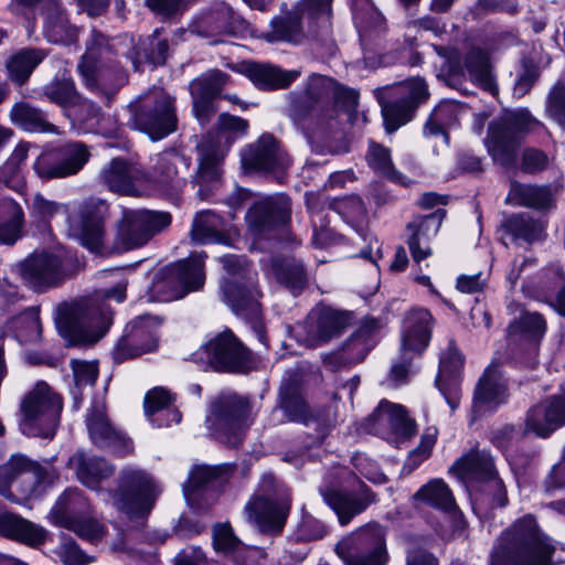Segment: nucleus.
Segmentation results:
<instances>
[{
  "label": "nucleus",
  "instance_id": "obj_24",
  "mask_svg": "<svg viewBox=\"0 0 565 565\" xmlns=\"http://www.w3.org/2000/svg\"><path fill=\"white\" fill-rule=\"evenodd\" d=\"M565 423V394L533 406L525 418V431L547 437Z\"/></svg>",
  "mask_w": 565,
  "mask_h": 565
},
{
  "label": "nucleus",
  "instance_id": "obj_55",
  "mask_svg": "<svg viewBox=\"0 0 565 565\" xmlns=\"http://www.w3.org/2000/svg\"><path fill=\"white\" fill-rule=\"evenodd\" d=\"M44 95L49 100L67 110L78 100L75 84L70 78L54 79L44 87Z\"/></svg>",
  "mask_w": 565,
  "mask_h": 565
},
{
  "label": "nucleus",
  "instance_id": "obj_3",
  "mask_svg": "<svg viewBox=\"0 0 565 565\" xmlns=\"http://www.w3.org/2000/svg\"><path fill=\"white\" fill-rule=\"evenodd\" d=\"M33 210L47 218L60 212L67 214L68 235L92 252H98L105 239V218L107 203L98 198H88L73 204L71 209L44 199L41 194L33 198Z\"/></svg>",
  "mask_w": 565,
  "mask_h": 565
},
{
  "label": "nucleus",
  "instance_id": "obj_6",
  "mask_svg": "<svg viewBox=\"0 0 565 565\" xmlns=\"http://www.w3.org/2000/svg\"><path fill=\"white\" fill-rule=\"evenodd\" d=\"M161 487L146 470L126 467L120 470L117 488L108 492L111 504L130 518L145 516L151 512Z\"/></svg>",
  "mask_w": 565,
  "mask_h": 565
},
{
  "label": "nucleus",
  "instance_id": "obj_54",
  "mask_svg": "<svg viewBox=\"0 0 565 565\" xmlns=\"http://www.w3.org/2000/svg\"><path fill=\"white\" fill-rule=\"evenodd\" d=\"M268 41L298 42L302 38L300 19L296 14L277 18L271 22V30L266 35Z\"/></svg>",
  "mask_w": 565,
  "mask_h": 565
},
{
  "label": "nucleus",
  "instance_id": "obj_22",
  "mask_svg": "<svg viewBox=\"0 0 565 565\" xmlns=\"http://www.w3.org/2000/svg\"><path fill=\"white\" fill-rule=\"evenodd\" d=\"M508 383L500 364L493 360L479 379L473 397V411L483 414L493 411L508 401Z\"/></svg>",
  "mask_w": 565,
  "mask_h": 565
},
{
  "label": "nucleus",
  "instance_id": "obj_41",
  "mask_svg": "<svg viewBox=\"0 0 565 565\" xmlns=\"http://www.w3.org/2000/svg\"><path fill=\"white\" fill-rule=\"evenodd\" d=\"M86 505L85 499L77 490L65 491L53 505L50 518L60 526L68 529L77 520L76 514Z\"/></svg>",
  "mask_w": 565,
  "mask_h": 565
},
{
  "label": "nucleus",
  "instance_id": "obj_50",
  "mask_svg": "<svg viewBox=\"0 0 565 565\" xmlns=\"http://www.w3.org/2000/svg\"><path fill=\"white\" fill-rule=\"evenodd\" d=\"M43 57L44 55L40 50H22L18 52L7 63L10 78L17 83L25 82Z\"/></svg>",
  "mask_w": 565,
  "mask_h": 565
},
{
  "label": "nucleus",
  "instance_id": "obj_8",
  "mask_svg": "<svg viewBox=\"0 0 565 565\" xmlns=\"http://www.w3.org/2000/svg\"><path fill=\"white\" fill-rule=\"evenodd\" d=\"M62 401L45 382H38L21 405L20 429L28 436L52 437L58 425Z\"/></svg>",
  "mask_w": 565,
  "mask_h": 565
},
{
  "label": "nucleus",
  "instance_id": "obj_45",
  "mask_svg": "<svg viewBox=\"0 0 565 565\" xmlns=\"http://www.w3.org/2000/svg\"><path fill=\"white\" fill-rule=\"evenodd\" d=\"M0 243L13 244L20 236L23 212L18 203L11 199H0Z\"/></svg>",
  "mask_w": 565,
  "mask_h": 565
},
{
  "label": "nucleus",
  "instance_id": "obj_62",
  "mask_svg": "<svg viewBox=\"0 0 565 565\" xmlns=\"http://www.w3.org/2000/svg\"><path fill=\"white\" fill-rule=\"evenodd\" d=\"M58 556L64 565H87L93 558L86 555L71 539H65L58 547Z\"/></svg>",
  "mask_w": 565,
  "mask_h": 565
},
{
  "label": "nucleus",
  "instance_id": "obj_61",
  "mask_svg": "<svg viewBox=\"0 0 565 565\" xmlns=\"http://www.w3.org/2000/svg\"><path fill=\"white\" fill-rule=\"evenodd\" d=\"M67 116L92 129L99 122L100 108L94 103L78 97V100L67 110Z\"/></svg>",
  "mask_w": 565,
  "mask_h": 565
},
{
  "label": "nucleus",
  "instance_id": "obj_42",
  "mask_svg": "<svg viewBox=\"0 0 565 565\" xmlns=\"http://www.w3.org/2000/svg\"><path fill=\"white\" fill-rule=\"evenodd\" d=\"M0 529L4 535L28 544L43 542L45 534L43 529L15 514H3L0 518Z\"/></svg>",
  "mask_w": 565,
  "mask_h": 565
},
{
  "label": "nucleus",
  "instance_id": "obj_25",
  "mask_svg": "<svg viewBox=\"0 0 565 565\" xmlns=\"http://www.w3.org/2000/svg\"><path fill=\"white\" fill-rule=\"evenodd\" d=\"M228 76L220 71L209 72L190 83L193 113L200 122L207 121L215 113L213 98L227 83Z\"/></svg>",
  "mask_w": 565,
  "mask_h": 565
},
{
  "label": "nucleus",
  "instance_id": "obj_14",
  "mask_svg": "<svg viewBox=\"0 0 565 565\" xmlns=\"http://www.w3.org/2000/svg\"><path fill=\"white\" fill-rule=\"evenodd\" d=\"M204 279L203 256L193 255L189 259L167 268L162 277L156 279L153 288L160 295L161 300L170 301L200 289Z\"/></svg>",
  "mask_w": 565,
  "mask_h": 565
},
{
  "label": "nucleus",
  "instance_id": "obj_21",
  "mask_svg": "<svg viewBox=\"0 0 565 565\" xmlns=\"http://www.w3.org/2000/svg\"><path fill=\"white\" fill-rule=\"evenodd\" d=\"M350 324V315L322 307L313 309L305 326L306 335L302 341L307 347L315 348L339 337Z\"/></svg>",
  "mask_w": 565,
  "mask_h": 565
},
{
  "label": "nucleus",
  "instance_id": "obj_46",
  "mask_svg": "<svg viewBox=\"0 0 565 565\" xmlns=\"http://www.w3.org/2000/svg\"><path fill=\"white\" fill-rule=\"evenodd\" d=\"M41 322L35 308H30L6 324V332H10L20 343L35 342L41 337Z\"/></svg>",
  "mask_w": 565,
  "mask_h": 565
},
{
  "label": "nucleus",
  "instance_id": "obj_57",
  "mask_svg": "<svg viewBox=\"0 0 565 565\" xmlns=\"http://www.w3.org/2000/svg\"><path fill=\"white\" fill-rule=\"evenodd\" d=\"M447 198L426 193V236H436L446 217Z\"/></svg>",
  "mask_w": 565,
  "mask_h": 565
},
{
  "label": "nucleus",
  "instance_id": "obj_1",
  "mask_svg": "<svg viewBox=\"0 0 565 565\" xmlns=\"http://www.w3.org/2000/svg\"><path fill=\"white\" fill-rule=\"evenodd\" d=\"M334 89L335 83L327 76L315 74L309 77L307 83L306 100L317 104V106H312L309 114L303 117L301 127L312 151L318 154H338L347 151V146L341 139L342 132L337 108L319 105L328 99Z\"/></svg>",
  "mask_w": 565,
  "mask_h": 565
},
{
  "label": "nucleus",
  "instance_id": "obj_38",
  "mask_svg": "<svg viewBox=\"0 0 565 565\" xmlns=\"http://www.w3.org/2000/svg\"><path fill=\"white\" fill-rule=\"evenodd\" d=\"M455 107L451 104H440L430 116V124L426 125V145L433 147L436 154L448 148L446 127L454 121Z\"/></svg>",
  "mask_w": 565,
  "mask_h": 565
},
{
  "label": "nucleus",
  "instance_id": "obj_9",
  "mask_svg": "<svg viewBox=\"0 0 565 565\" xmlns=\"http://www.w3.org/2000/svg\"><path fill=\"white\" fill-rule=\"evenodd\" d=\"M537 126L539 121L525 109L504 114L489 125L486 139L488 152L501 166L512 164L521 137Z\"/></svg>",
  "mask_w": 565,
  "mask_h": 565
},
{
  "label": "nucleus",
  "instance_id": "obj_53",
  "mask_svg": "<svg viewBox=\"0 0 565 565\" xmlns=\"http://www.w3.org/2000/svg\"><path fill=\"white\" fill-rule=\"evenodd\" d=\"M369 166L377 173L395 182L407 184L405 178L394 170L390 150L381 145L371 143L366 154Z\"/></svg>",
  "mask_w": 565,
  "mask_h": 565
},
{
  "label": "nucleus",
  "instance_id": "obj_37",
  "mask_svg": "<svg viewBox=\"0 0 565 565\" xmlns=\"http://www.w3.org/2000/svg\"><path fill=\"white\" fill-rule=\"evenodd\" d=\"M70 463L75 469L78 480L92 489H95L102 480L109 478L114 472V467L104 459L86 456L83 452L75 454Z\"/></svg>",
  "mask_w": 565,
  "mask_h": 565
},
{
  "label": "nucleus",
  "instance_id": "obj_12",
  "mask_svg": "<svg viewBox=\"0 0 565 565\" xmlns=\"http://www.w3.org/2000/svg\"><path fill=\"white\" fill-rule=\"evenodd\" d=\"M451 471L467 483H482L480 491L484 494H492L494 505L503 507L507 503L505 488L498 477L492 457L488 452L471 450L452 465Z\"/></svg>",
  "mask_w": 565,
  "mask_h": 565
},
{
  "label": "nucleus",
  "instance_id": "obj_7",
  "mask_svg": "<svg viewBox=\"0 0 565 565\" xmlns=\"http://www.w3.org/2000/svg\"><path fill=\"white\" fill-rule=\"evenodd\" d=\"M111 324L110 309L100 306L76 303L60 308L56 328L60 334L72 344H93L97 342Z\"/></svg>",
  "mask_w": 565,
  "mask_h": 565
},
{
  "label": "nucleus",
  "instance_id": "obj_28",
  "mask_svg": "<svg viewBox=\"0 0 565 565\" xmlns=\"http://www.w3.org/2000/svg\"><path fill=\"white\" fill-rule=\"evenodd\" d=\"M462 367L463 358L459 350L450 343L440 358L436 386L452 409L458 406L460 399L459 372Z\"/></svg>",
  "mask_w": 565,
  "mask_h": 565
},
{
  "label": "nucleus",
  "instance_id": "obj_4",
  "mask_svg": "<svg viewBox=\"0 0 565 565\" xmlns=\"http://www.w3.org/2000/svg\"><path fill=\"white\" fill-rule=\"evenodd\" d=\"M116 56L117 53L109 40L102 32L93 29L86 40L85 53L77 66L88 89L110 96L127 83V73Z\"/></svg>",
  "mask_w": 565,
  "mask_h": 565
},
{
  "label": "nucleus",
  "instance_id": "obj_56",
  "mask_svg": "<svg viewBox=\"0 0 565 565\" xmlns=\"http://www.w3.org/2000/svg\"><path fill=\"white\" fill-rule=\"evenodd\" d=\"M273 270L276 279L294 291L300 290L306 284L303 268L296 260L275 262Z\"/></svg>",
  "mask_w": 565,
  "mask_h": 565
},
{
  "label": "nucleus",
  "instance_id": "obj_17",
  "mask_svg": "<svg viewBox=\"0 0 565 565\" xmlns=\"http://www.w3.org/2000/svg\"><path fill=\"white\" fill-rule=\"evenodd\" d=\"M369 423L374 434L395 445L409 439L416 433V424L406 408L388 401L379 404L370 415Z\"/></svg>",
  "mask_w": 565,
  "mask_h": 565
},
{
  "label": "nucleus",
  "instance_id": "obj_60",
  "mask_svg": "<svg viewBox=\"0 0 565 565\" xmlns=\"http://www.w3.org/2000/svg\"><path fill=\"white\" fill-rule=\"evenodd\" d=\"M334 210L353 227H361L365 222L366 209L358 196H350L338 201Z\"/></svg>",
  "mask_w": 565,
  "mask_h": 565
},
{
  "label": "nucleus",
  "instance_id": "obj_49",
  "mask_svg": "<svg viewBox=\"0 0 565 565\" xmlns=\"http://www.w3.org/2000/svg\"><path fill=\"white\" fill-rule=\"evenodd\" d=\"M510 199L519 205L530 207H546L552 201V194L547 186L532 184H512Z\"/></svg>",
  "mask_w": 565,
  "mask_h": 565
},
{
  "label": "nucleus",
  "instance_id": "obj_48",
  "mask_svg": "<svg viewBox=\"0 0 565 565\" xmlns=\"http://www.w3.org/2000/svg\"><path fill=\"white\" fill-rule=\"evenodd\" d=\"M87 428L92 440L98 445H108L117 438L105 414L103 403L94 405L87 415Z\"/></svg>",
  "mask_w": 565,
  "mask_h": 565
},
{
  "label": "nucleus",
  "instance_id": "obj_43",
  "mask_svg": "<svg viewBox=\"0 0 565 565\" xmlns=\"http://www.w3.org/2000/svg\"><path fill=\"white\" fill-rule=\"evenodd\" d=\"M465 67L473 83L492 95H497L498 87L486 53L479 50L469 52L465 58Z\"/></svg>",
  "mask_w": 565,
  "mask_h": 565
},
{
  "label": "nucleus",
  "instance_id": "obj_44",
  "mask_svg": "<svg viewBox=\"0 0 565 565\" xmlns=\"http://www.w3.org/2000/svg\"><path fill=\"white\" fill-rule=\"evenodd\" d=\"M10 118L13 124L28 131L56 132V127L47 121L45 115L26 103L15 104L10 111Z\"/></svg>",
  "mask_w": 565,
  "mask_h": 565
},
{
  "label": "nucleus",
  "instance_id": "obj_26",
  "mask_svg": "<svg viewBox=\"0 0 565 565\" xmlns=\"http://www.w3.org/2000/svg\"><path fill=\"white\" fill-rule=\"evenodd\" d=\"M242 162L247 169L274 171L286 168L290 160L274 137L265 135L243 152Z\"/></svg>",
  "mask_w": 565,
  "mask_h": 565
},
{
  "label": "nucleus",
  "instance_id": "obj_64",
  "mask_svg": "<svg viewBox=\"0 0 565 565\" xmlns=\"http://www.w3.org/2000/svg\"><path fill=\"white\" fill-rule=\"evenodd\" d=\"M547 111L559 125H565V86H555L550 94Z\"/></svg>",
  "mask_w": 565,
  "mask_h": 565
},
{
  "label": "nucleus",
  "instance_id": "obj_10",
  "mask_svg": "<svg viewBox=\"0 0 565 565\" xmlns=\"http://www.w3.org/2000/svg\"><path fill=\"white\" fill-rule=\"evenodd\" d=\"M177 121L174 99L160 89L148 93L134 115V126L153 140L174 131Z\"/></svg>",
  "mask_w": 565,
  "mask_h": 565
},
{
  "label": "nucleus",
  "instance_id": "obj_33",
  "mask_svg": "<svg viewBox=\"0 0 565 565\" xmlns=\"http://www.w3.org/2000/svg\"><path fill=\"white\" fill-rule=\"evenodd\" d=\"M141 177L140 170L125 159H113L100 171L102 182L113 192L132 194L135 182Z\"/></svg>",
  "mask_w": 565,
  "mask_h": 565
},
{
  "label": "nucleus",
  "instance_id": "obj_58",
  "mask_svg": "<svg viewBox=\"0 0 565 565\" xmlns=\"http://www.w3.org/2000/svg\"><path fill=\"white\" fill-rule=\"evenodd\" d=\"M143 53L136 52L135 55L129 56L134 68L140 70L143 62L148 61L154 65L163 64L168 54V42L162 39L152 38L147 43H142Z\"/></svg>",
  "mask_w": 565,
  "mask_h": 565
},
{
  "label": "nucleus",
  "instance_id": "obj_16",
  "mask_svg": "<svg viewBox=\"0 0 565 565\" xmlns=\"http://www.w3.org/2000/svg\"><path fill=\"white\" fill-rule=\"evenodd\" d=\"M160 326L161 320L151 316H141L129 322L114 350L115 361L122 362L154 351L158 348Z\"/></svg>",
  "mask_w": 565,
  "mask_h": 565
},
{
  "label": "nucleus",
  "instance_id": "obj_34",
  "mask_svg": "<svg viewBox=\"0 0 565 565\" xmlns=\"http://www.w3.org/2000/svg\"><path fill=\"white\" fill-rule=\"evenodd\" d=\"M190 235L192 241L198 244H228L230 242L224 221L210 210L195 214Z\"/></svg>",
  "mask_w": 565,
  "mask_h": 565
},
{
  "label": "nucleus",
  "instance_id": "obj_19",
  "mask_svg": "<svg viewBox=\"0 0 565 565\" xmlns=\"http://www.w3.org/2000/svg\"><path fill=\"white\" fill-rule=\"evenodd\" d=\"M335 552L347 565H385L387 555L380 532H360L341 540Z\"/></svg>",
  "mask_w": 565,
  "mask_h": 565
},
{
  "label": "nucleus",
  "instance_id": "obj_5",
  "mask_svg": "<svg viewBox=\"0 0 565 565\" xmlns=\"http://www.w3.org/2000/svg\"><path fill=\"white\" fill-rule=\"evenodd\" d=\"M222 263L227 274L221 285L224 301L237 316L252 323L263 342L262 310L258 301L260 294L255 287L256 273L250 269L245 259L236 255L223 257Z\"/></svg>",
  "mask_w": 565,
  "mask_h": 565
},
{
  "label": "nucleus",
  "instance_id": "obj_47",
  "mask_svg": "<svg viewBox=\"0 0 565 565\" xmlns=\"http://www.w3.org/2000/svg\"><path fill=\"white\" fill-rule=\"evenodd\" d=\"M505 227L514 239H522L526 243L542 239L545 231V225L542 221L535 220L527 214L511 216L507 220Z\"/></svg>",
  "mask_w": 565,
  "mask_h": 565
},
{
  "label": "nucleus",
  "instance_id": "obj_30",
  "mask_svg": "<svg viewBox=\"0 0 565 565\" xmlns=\"http://www.w3.org/2000/svg\"><path fill=\"white\" fill-rule=\"evenodd\" d=\"M289 511L288 502H274L266 498H255L245 507L247 520L262 532H278L282 529Z\"/></svg>",
  "mask_w": 565,
  "mask_h": 565
},
{
  "label": "nucleus",
  "instance_id": "obj_29",
  "mask_svg": "<svg viewBox=\"0 0 565 565\" xmlns=\"http://www.w3.org/2000/svg\"><path fill=\"white\" fill-rule=\"evenodd\" d=\"M188 160L175 151L158 156L151 180L169 194H177L185 184L183 174L188 171Z\"/></svg>",
  "mask_w": 565,
  "mask_h": 565
},
{
  "label": "nucleus",
  "instance_id": "obj_15",
  "mask_svg": "<svg viewBox=\"0 0 565 565\" xmlns=\"http://www.w3.org/2000/svg\"><path fill=\"white\" fill-rule=\"evenodd\" d=\"M193 360L202 366L239 371L248 361V351L231 331H224L196 350Z\"/></svg>",
  "mask_w": 565,
  "mask_h": 565
},
{
  "label": "nucleus",
  "instance_id": "obj_18",
  "mask_svg": "<svg viewBox=\"0 0 565 565\" xmlns=\"http://www.w3.org/2000/svg\"><path fill=\"white\" fill-rule=\"evenodd\" d=\"M89 152L83 143H67L41 154L34 170L42 180L60 179L76 174L87 162Z\"/></svg>",
  "mask_w": 565,
  "mask_h": 565
},
{
  "label": "nucleus",
  "instance_id": "obj_40",
  "mask_svg": "<svg viewBox=\"0 0 565 565\" xmlns=\"http://www.w3.org/2000/svg\"><path fill=\"white\" fill-rule=\"evenodd\" d=\"M426 501L431 505L449 513L454 520L456 531L465 529V520L457 508L454 495L448 486L439 479L431 480L426 484Z\"/></svg>",
  "mask_w": 565,
  "mask_h": 565
},
{
  "label": "nucleus",
  "instance_id": "obj_52",
  "mask_svg": "<svg viewBox=\"0 0 565 565\" xmlns=\"http://www.w3.org/2000/svg\"><path fill=\"white\" fill-rule=\"evenodd\" d=\"M204 24H212L210 32L201 30L202 25H198L193 32L202 36L214 33L234 34L237 30L241 29V26L244 24V21L236 17L230 7L223 6L217 13L207 18L204 21Z\"/></svg>",
  "mask_w": 565,
  "mask_h": 565
},
{
  "label": "nucleus",
  "instance_id": "obj_32",
  "mask_svg": "<svg viewBox=\"0 0 565 565\" xmlns=\"http://www.w3.org/2000/svg\"><path fill=\"white\" fill-rule=\"evenodd\" d=\"M60 260L56 256L41 254L29 257L21 264L23 279L35 289L55 285L60 279Z\"/></svg>",
  "mask_w": 565,
  "mask_h": 565
},
{
  "label": "nucleus",
  "instance_id": "obj_13",
  "mask_svg": "<svg viewBox=\"0 0 565 565\" xmlns=\"http://www.w3.org/2000/svg\"><path fill=\"white\" fill-rule=\"evenodd\" d=\"M248 416L245 401L227 396L212 405V413L206 422L221 443L236 447L242 443L243 431L248 426Z\"/></svg>",
  "mask_w": 565,
  "mask_h": 565
},
{
  "label": "nucleus",
  "instance_id": "obj_23",
  "mask_svg": "<svg viewBox=\"0 0 565 565\" xmlns=\"http://www.w3.org/2000/svg\"><path fill=\"white\" fill-rule=\"evenodd\" d=\"M41 480V467L23 456H12L8 462L0 466V492L9 500H14L8 490L12 482L20 484L22 493L30 494Z\"/></svg>",
  "mask_w": 565,
  "mask_h": 565
},
{
  "label": "nucleus",
  "instance_id": "obj_11",
  "mask_svg": "<svg viewBox=\"0 0 565 565\" xmlns=\"http://www.w3.org/2000/svg\"><path fill=\"white\" fill-rule=\"evenodd\" d=\"M170 223L171 216L167 212L126 210L117 225V245L124 250L142 246Z\"/></svg>",
  "mask_w": 565,
  "mask_h": 565
},
{
  "label": "nucleus",
  "instance_id": "obj_20",
  "mask_svg": "<svg viewBox=\"0 0 565 565\" xmlns=\"http://www.w3.org/2000/svg\"><path fill=\"white\" fill-rule=\"evenodd\" d=\"M289 220L290 201L282 194L259 200L246 215L248 228L256 235H267Z\"/></svg>",
  "mask_w": 565,
  "mask_h": 565
},
{
  "label": "nucleus",
  "instance_id": "obj_63",
  "mask_svg": "<svg viewBox=\"0 0 565 565\" xmlns=\"http://www.w3.org/2000/svg\"><path fill=\"white\" fill-rule=\"evenodd\" d=\"M239 541L234 535L230 524H217L213 529V544L216 551L230 553L236 548Z\"/></svg>",
  "mask_w": 565,
  "mask_h": 565
},
{
  "label": "nucleus",
  "instance_id": "obj_27",
  "mask_svg": "<svg viewBox=\"0 0 565 565\" xmlns=\"http://www.w3.org/2000/svg\"><path fill=\"white\" fill-rule=\"evenodd\" d=\"M42 31L51 43H72L77 39V29L71 24L65 9L57 0L42 1Z\"/></svg>",
  "mask_w": 565,
  "mask_h": 565
},
{
  "label": "nucleus",
  "instance_id": "obj_35",
  "mask_svg": "<svg viewBox=\"0 0 565 565\" xmlns=\"http://www.w3.org/2000/svg\"><path fill=\"white\" fill-rule=\"evenodd\" d=\"M247 77L259 88L279 89L288 87L298 76L299 71H282L270 64H249L246 66Z\"/></svg>",
  "mask_w": 565,
  "mask_h": 565
},
{
  "label": "nucleus",
  "instance_id": "obj_39",
  "mask_svg": "<svg viewBox=\"0 0 565 565\" xmlns=\"http://www.w3.org/2000/svg\"><path fill=\"white\" fill-rule=\"evenodd\" d=\"M171 402L169 392L162 387L150 390L145 397V413L157 426H168L179 423L181 416L178 411L167 408Z\"/></svg>",
  "mask_w": 565,
  "mask_h": 565
},
{
  "label": "nucleus",
  "instance_id": "obj_59",
  "mask_svg": "<svg viewBox=\"0 0 565 565\" xmlns=\"http://www.w3.org/2000/svg\"><path fill=\"white\" fill-rule=\"evenodd\" d=\"M71 367L73 371L75 387L72 391L75 403L78 402L81 388L92 386L98 375V367L96 362L72 360Z\"/></svg>",
  "mask_w": 565,
  "mask_h": 565
},
{
  "label": "nucleus",
  "instance_id": "obj_51",
  "mask_svg": "<svg viewBox=\"0 0 565 565\" xmlns=\"http://www.w3.org/2000/svg\"><path fill=\"white\" fill-rule=\"evenodd\" d=\"M200 163L196 174V180L200 186L216 183L221 177L220 161L224 153L221 150H214L206 143L201 145Z\"/></svg>",
  "mask_w": 565,
  "mask_h": 565
},
{
  "label": "nucleus",
  "instance_id": "obj_31",
  "mask_svg": "<svg viewBox=\"0 0 565 565\" xmlns=\"http://www.w3.org/2000/svg\"><path fill=\"white\" fill-rule=\"evenodd\" d=\"M406 87L409 92L407 98L382 105L385 129L390 134L413 118L424 95V82L419 78L411 81Z\"/></svg>",
  "mask_w": 565,
  "mask_h": 565
},
{
  "label": "nucleus",
  "instance_id": "obj_2",
  "mask_svg": "<svg viewBox=\"0 0 565 565\" xmlns=\"http://www.w3.org/2000/svg\"><path fill=\"white\" fill-rule=\"evenodd\" d=\"M554 545L532 515L518 519L498 539L491 565H552Z\"/></svg>",
  "mask_w": 565,
  "mask_h": 565
},
{
  "label": "nucleus",
  "instance_id": "obj_36",
  "mask_svg": "<svg viewBox=\"0 0 565 565\" xmlns=\"http://www.w3.org/2000/svg\"><path fill=\"white\" fill-rule=\"evenodd\" d=\"M321 493L327 504L338 515L339 522L342 525H347L354 515L364 511L375 500L374 495L367 490L363 491V495L360 499L329 489L322 490Z\"/></svg>",
  "mask_w": 565,
  "mask_h": 565
}]
</instances>
